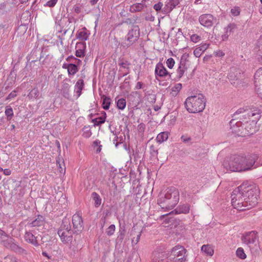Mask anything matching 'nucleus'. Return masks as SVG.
I'll return each instance as SVG.
<instances>
[{
  "label": "nucleus",
  "mask_w": 262,
  "mask_h": 262,
  "mask_svg": "<svg viewBox=\"0 0 262 262\" xmlns=\"http://www.w3.org/2000/svg\"><path fill=\"white\" fill-rule=\"evenodd\" d=\"M179 192L174 187L168 188L164 196L158 199V204L162 209L170 210L173 208L179 202Z\"/></svg>",
  "instance_id": "f257e3e1"
},
{
  "label": "nucleus",
  "mask_w": 262,
  "mask_h": 262,
  "mask_svg": "<svg viewBox=\"0 0 262 262\" xmlns=\"http://www.w3.org/2000/svg\"><path fill=\"white\" fill-rule=\"evenodd\" d=\"M239 189L243 192L245 200L246 201L244 203L248 204L249 209L254 207L258 203L257 197L260 193L259 188L255 185L243 184L239 186Z\"/></svg>",
  "instance_id": "f03ea898"
},
{
  "label": "nucleus",
  "mask_w": 262,
  "mask_h": 262,
  "mask_svg": "<svg viewBox=\"0 0 262 262\" xmlns=\"http://www.w3.org/2000/svg\"><path fill=\"white\" fill-rule=\"evenodd\" d=\"M187 110L191 113L202 112L205 107V101L202 94L188 97L185 102Z\"/></svg>",
  "instance_id": "7ed1b4c3"
},
{
  "label": "nucleus",
  "mask_w": 262,
  "mask_h": 262,
  "mask_svg": "<svg viewBox=\"0 0 262 262\" xmlns=\"http://www.w3.org/2000/svg\"><path fill=\"white\" fill-rule=\"evenodd\" d=\"M231 198L232 205L237 210L243 211L249 209L248 204L244 203L246 201L245 200V197L239 189V186L233 191Z\"/></svg>",
  "instance_id": "20e7f679"
},
{
  "label": "nucleus",
  "mask_w": 262,
  "mask_h": 262,
  "mask_svg": "<svg viewBox=\"0 0 262 262\" xmlns=\"http://www.w3.org/2000/svg\"><path fill=\"white\" fill-rule=\"evenodd\" d=\"M242 159L241 155H232L224 161L223 165L227 170L233 172H242L241 162L243 161Z\"/></svg>",
  "instance_id": "39448f33"
},
{
  "label": "nucleus",
  "mask_w": 262,
  "mask_h": 262,
  "mask_svg": "<svg viewBox=\"0 0 262 262\" xmlns=\"http://www.w3.org/2000/svg\"><path fill=\"white\" fill-rule=\"evenodd\" d=\"M258 156L256 154H251L247 156L241 155L242 171H245L256 168L259 166L256 162L258 159Z\"/></svg>",
  "instance_id": "423d86ee"
},
{
  "label": "nucleus",
  "mask_w": 262,
  "mask_h": 262,
  "mask_svg": "<svg viewBox=\"0 0 262 262\" xmlns=\"http://www.w3.org/2000/svg\"><path fill=\"white\" fill-rule=\"evenodd\" d=\"M139 36L140 29L138 26H134L128 32L125 37L126 40L122 42V46L125 48L129 47L138 40Z\"/></svg>",
  "instance_id": "0eeeda50"
},
{
  "label": "nucleus",
  "mask_w": 262,
  "mask_h": 262,
  "mask_svg": "<svg viewBox=\"0 0 262 262\" xmlns=\"http://www.w3.org/2000/svg\"><path fill=\"white\" fill-rule=\"evenodd\" d=\"M186 250L183 247L177 246L172 248L169 259L172 262H185L186 260Z\"/></svg>",
  "instance_id": "6e6552de"
},
{
  "label": "nucleus",
  "mask_w": 262,
  "mask_h": 262,
  "mask_svg": "<svg viewBox=\"0 0 262 262\" xmlns=\"http://www.w3.org/2000/svg\"><path fill=\"white\" fill-rule=\"evenodd\" d=\"M260 118V110L253 107L249 109H246L244 112V114L242 116L240 119L243 122L246 120H255L257 121Z\"/></svg>",
  "instance_id": "1a4fd4ad"
},
{
  "label": "nucleus",
  "mask_w": 262,
  "mask_h": 262,
  "mask_svg": "<svg viewBox=\"0 0 262 262\" xmlns=\"http://www.w3.org/2000/svg\"><path fill=\"white\" fill-rule=\"evenodd\" d=\"M243 123L244 122L240 119L238 121H236L234 119H232L229 122L231 132L238 136H244Z\"/></svg>",
  "instance_id": "9d476101"
},
{
  "label": "nucleus",
  "mask_w": 262,
  "mask_h": 262,
  "mask_svg": "<svg viewBox=\"0 0 262 262\" xmlns=\"http://www.w3.org/2000/svg\"><path fill=\"white\" fill-rule=\"evenodd\" d=\"M257 237V232L252 231L243 235L242 240L244 244L251 247L253 245H256V243L258 241Z\"/></svg>",
  "instance_id": "9b49d317"
},
{
  "label": "nucleus",
  "mask_w": 262,
  "mask_h": 262,
  "mask_svg": "<svg viewBox=\"0 0 262 262\" xmlns=\"http://www.w3.org/2000/svg\"><path fill=\"white\" fill-rule=\"evenodd\" d=\"M257 121L255 120L245 121L243 123L244 135H250L253 134L256 130Z\"/></svg>",
  "instance_id": "f8f14e48"
},
{
  "label": "nucleus",
  "mask_w": 262,
  "mask_h": 262,
  "mask_svg": "<svg viewBox=\"0 0 262 262\" xmlns=\"http://www.w3.org/2000/svg\"><path fill=\"white\" fill-rule=\"evenodd\" d=\"M72 223L74 233L78 234L83 229V220L78 214H75L72 217Z\"/></svg>",
  "instance_id": "ddd939ff"
},
{
  "label": "nucleus",
  "mask_w": 262,
  "mask_h": 262,
  "mask_svg": "<svg viewBox=\"0 0 262 262\" xmlns=\"http://www.w3.org/2000/svg\"><path fill=\"white\" fill-rule=\"evenodd\" d=\"M58 235L60 237L61 242L63 244H68L69 242H71L73 239L72 234L74 233V230H65L61 231L58 230L57 232Z\"/></svg>",
  "instance_id": "4468645a"
},
{
  "label": "nucleus",
  "mask_w": 262,
  "mask_h": 262,
  "mask_svg": "<svg viewBox=\"0 0 262 262\" xmlns=\"http://www.w3.org/2000/svg\"><path fill=\"white\" fill-rule=\"evenodd\" d=\"M254 84L257 92L262 94V68L259 69L255 73Z\"/></svg>",
  "instance_id": "2eb2a0df"
},
{
  "label": "nucleus",
  "mask_w": 262,
  "mask_h": 262,
  "mask_svg": "<svg viewBox=\"0 0 262 262\" xmlns=\"http://www.w3.org/2000/svg\"><path fill=\"white\" fill-rule=\"evenodd\" d=\"M214 17L209 14H204L200 16L199 21L205 27H211L213 24Z\"/></svg>",
  "instance_id": "dca6fc26"
},
{
  "label": "nucleus",
  "mask_w": 262,
  "mask_h": 262,
  "mask_svg": "<svg viewBox=\"0 0 262 262\" xmlns=\"http://www.w3.org/2000/svg\"><path fill=\"white\" fill-rule=\"evenodd\" d=\"M155 73L156 76H158L160 77H164L168 75L170 78L171 75V74L168 73L166 69L163 66V63L160 62L157 64Z\"/></svg>",
  "instance_id": "f3484780"
},
{
  "label": "nucleus",
  "mask_w": 262,
  "mask_h": 262,
  "mask_svg": "<svg viewBox=\"0 0 262 262\" xmlns=\"http://www.w3.org/2000/svg\"><path fill=\"white\" fill-rule=\"evenodd\" d=\"M242 71L239 69L233 67L230 69L228 78L231 81L237 80L241 77Z\"/></svg>",
  "instance_id": "a211bd4d"
},
{
  "label": "nucleus",
  "mask_w": 262,
  "mask_h": 262,
  "mask_svg": "<svg viewBox=\"0 0 262 262\" xmlns=\"http://www.w3.org/2000/svg\"><path fill=\"white\" fill-rule=\"evenodd\" d=\"M180 3L179 0H169L165 5L162 12L164 14L170 13Z\"/></svg>",
  "instance_id": "6ab92c4d"
},
{
  "label": "nucleus",
  "mask_w": 262,
  "mask_h": 262,
  "mask_svg": "<svg viewBox=\"0 0 262 262\" xmlns=\"http://www.w3.org/2000/svg\"><path fill=\"white\" fill-rule=\"evenodd\" d=\"M236 29V26L234 24H229L226 28H224V33L222 35L223 41L227 40L229 36Z\"/></svg>",
  "instance_id": "aec40b11"
},
{
  "label": "nucleus",
  "mask_w": 262,
  "mask_h": 262,
  "mask_svg": "<svg viewBox=\"0 0 262 262\" xmlns=\"http://www.w3.org/2000/svg\"><path fill=\"white\" fill-rule=\"evenodd\" d=\"M1 241L3 245L7 248L14 249L16 247V245L14 243V239L9 237L8 236L2 237Z\"/></svg>",
  "instance_id": "412c9836"
},
{
  "label": "nucleus",
  "mask_w": 262,
  "mask_h": 262,
  "mask_svg": "<svg viewBox=\"0 0 262 262\" xmlns=\"http://www.w3.org/2000/svg\"><path fill=\"white\" fill-rule=\"evenodd\" d=\"M190 205L188 204L179 205L173 212L176 214L184 213L187 214L189 212Z\"/></svg>",
  "instance_id": "4be33fe9"
},
{
  "label": "nucleus",
  "mask_w": 262,
  "mask_h": 262,
  "mask_svg": "<svg viewBox=\"0 0 262 262\" xmlns=\"http://www.w3.org/2000/svg\"><path fill=\"white\" fill-rule=\"evenodd\" d=\"M106 118V113L105 112H103L101 116L92 119V122L94 123V126H99L104 123L105 121Z\"/></svg>",
  "instance_id": "5701e85b"
},
{
  "label": "nucleus",
  "mask_w": 262,
  "mask_h": 262,
  "mask_svg": "<svg viewBox=\"0 0 262 262\" xmlns=\"http://www.w3.org/2000/svg\"><path fill=\"white\" fill-rule=\"evenodd\" d=\"M25 238L27 242H29L34 246H38L36 237L31 232H27L25 235Z\"/></svg>",
  "instance_id": "b1692460"
},
{
  "label": "nucleus",
  "mask_w": 262,
  "mask_h": 262,
  "mask_svg": "<svg viewBox=\"0 0 262 262\" xmlns=\"http://www.w3.org/2000/svg\"><path fill=\"white\" fill-rule=\"evenodd\" d=\"M146 7V6L145 4L142 3H136L130 7L129 10L132 13H136L137 12H141Z\"/></svg>",
  "instance_id": "393cba45"
},
{
  "label": "nucleus",
  "mask_w": 262,
  "mask_h": 262,
  "mask_svg": "<svg viewBox=\"0 0 262 262\" xmlns=\"http://www.w3.org/2000/svg\"><path fill=\"white\" fill-rule=\"evenodd\" d=\"M83 80L82 79L78 80L75 85V92L77 95V98H78L81 95V91L83 89Z\"/></svg>",
  "instance_id": "a878e982"
},
{
  "label": "nucleus",
  "mask_w": 262,
  "mask_h": 262,
  "mask_svg": "<svg viewBox=\"0 0 262 262\" xmlns=\"http://www.w3.org/2000/svg\"><path fill=\"white\" fill-rule=\"evenodd\" d=\"M209 45L204 43L198 48H196L193 51V54L196 57H199L201 54L208 48Z\"/></svg>",
  "instance_id": "bb28decb"
},
{
  "label": "nucleus",
  "mask_w": 262,
  "mask_h": 262,
  "mask_svg": "<svg viewBox=\"0 0 262 262\" xmlns=\"http://www.w3.org/2000/svg\"><path fill=\"white\" fill-rule=\"evenodd\" d=\"M71 229V227L69 220L67 218H64L62 220V223L58 230H61V231H65L67 230H70Z\"/></svg>",
  "instance_id": "cd10ccee"
},
{
  "label": "nucleus",
  "mask_w": 262,
  "mask_h": 262,
  "mask_svg": "<svg viewBox=\"0 0 262 262\" xmlns=\"http://www.w3.org/2000/svg\"><path fill=\"white\" fill-rule=\"evenodd\" d=\"M70 85L68 83H63L62 85V92L63 96L66 98H69L70 97L69 89Z\"/></svg>",
  "instance_id": "c85d7f7f"
},
{
  "label": "nucleus",
  "mask_w": 262,
  "mask_h": 262,
  "mask_svg": "<svg viewBox=\"0 0 262 262\" xmlns=\"http://www.w3.org/2000/svg\"><path fill=\"white\" fill-rule=\"evenodd\" d=\"M201 250L209 256H212L214 253L212 248L208 245H203L201 248Z\"/></svg>",
  "instance_id": "c756f323"
},
{
  "label": "nucleus",
  "mask_w": 262,
  "mask_h": 262,
  "mask_svg": "<svg viewBox=\"0 0 262 262\" xmlns=\"http://www.w3.org/2000/svg\"><path fill=\"white\" fill-rule=\"evenodd\" d=\"M92 197L95 202V206L98 207L101 204V199L100 195L97 193L94 192L92 193Z\"/></svg>",
  "instance_id": "7c9ffc66"
},
{
  "label": "nucleus",
  "mask_w": 262,
  "mask_h": 262,
  "mask_svg": "<svg viewBox=\"0 0 262 262\" xmlns=\"http://www.w3.org/2000/svg\"><path fill=\"white\" fill-rule=\"evenodd\" d=\"M168 139V133L167 132H162L159 134L156 138L157 141L161 143Z\"/></svg>",
  "instance_id": "2f4dec72"
},
{
  "label": "nucleus",
  "mask_w": 262,
  "mask_h": 262,
  "mask_svg": "<svg viewBox=\"0 0 262 262\" xmlns=\"http://www.w3.org/2000/svg\"><path fill=\"white\" fill-rule=\"evenodd\" d=\"M78 71V69L76 64L73 63H70V67L68 68V72L69 75H74Z\"/></svg>",
  "instance_id": "473e14b6"
},
{
  "label": "nucleus",
  "mask_w": 262,
  "mask_h": 262,
  "mask_svg": "<svg viewBox=\"0 0 262 262\" xmlns=\"http://www.w3.org/2000/svg\"><path fill=\"white\" fill-rule=\"evenodd\" d=\"M82 136L85 138H90L92 134L91 130V127L89 125L84 126L82 128Z\"/></svg>",
  "instance_id": "72a5a7b5"
},
{
  "label": "nucleus",
  "mask_w": 262,
  "mask_h": 262,
  "mask_svg": "<svg viewBox=\"0 0 262 262\" xmlns=\"http://www.w3.org/2000/svg\"><path fill=\"white\" fill-rule=\"evenodd\" d=\"M188 62V61L183 56L180 60V64L178 69H181L186 71L188 69L187 66V62Z\"/></svg>",
  "instance_id": "f704fd0d"
},
{
  "label": "nucleus",
  "mask_w": 262,
  "mask_h": 262,
  "mask_svg": "<svg viewBox=\"0 0 262 262\" xmlns=\"http://www.w3.org/2000/svg\"><path fill=\"white\" fill-rule=\"evenodd\" d=\"M44 218L41 215H38L37 219L31 223L32 226H40L42 225Z\"/></svg>",
  "instance_id": "c9c22d12"
},
{
  "label": "nucleus",
  "mask_w": 262,
  "mask_h": 262,
  "mask_svg": "<svg viewBox=\"0 0 262 262\" xmlns=\"http://www.w3.org/2000/svg\"><path fill=\"white\" fill-rule=\"evenodd\" d=\"M111 104V99L109 97L104 96L102 98L103 108L107 110L109 108Z\"/></svg>",
  "instance_id": "e433bc0d"
},
{
  "label": "nucleus",
  "mask_w": 262,
  "mask_h": 262,
  "mask_svg": "<svg viewBox=\"0 0 262 262\" xmlns=\"http://www.w3.org/2000/svg\"><path fill=\"white\" fill-rule=\"evenodd\" d=\"M76 37L81 41H84L88 39V36L86 32L80 31L76 34Z\"/></svg>",
  "instance_id": "4c0bfd02"
},
{
  "label": "nucleus",
  "mask_w": 262,
  "mask_h": 262,
  "mask_svg": "<svg viewBox=\"0 0 262 262\" xmlns=\"http://www.w3.org/2000/svg\"><path fill=\"white\" fill-rule=\"evenodd\" d=\"M39 95L38 90L37 88H34L30 91L28 96L30 99L37 98L38 97Z\"/></svg>",
  "instance_id": "58836bf2"
},
{
  "label": "nucleus",
  "mask_w": 262,
  "mask_h": 262,
  "mask_svg": "<svg viewBox=\"0 0 262 262\" xmlns=\"http://www.w3.org/2000/svg\"><path fill=\"white\" fill-rule=\"evenodd\" d=\"M126 102L125 99L121 98L119 99L117 102V107L121 110L124 109L126 106Z\"/></svg>",
  "instance_id": "ea45409f"
},
{
  "label": "nucleus",
  "mask_w": 262,
  "mask_h": 262,
  "mask_svg": "<svg viewBox=\"0 0 262 262\" xmlns=\"http://www.w3.org/2000/svg\"><path fill=\"white\" fill-rule=\"evenodd\" d=\"M236 254L237 256L242 259H244L246 258V255L242 248H238L236 250Z\"/></svg>",
  "instance_id": "a19ab883"
},
{
  "label": "nucleus",
  "mask_w": 262,
  "mask_h": 262,
  "mask_svg": "<svg viewBox=\"0 0 262 262\" xmlns=\"http://www.w3.org/2000/svg\"><path fill=\"white\" fill-rule=\"evenodd\" d=\"M5 114L7 116V119L10 120L13 116V110L10 106H7L5 110Z\"/></svg>",
  "instance_id": "79ce46f5"
},
{
  "label": "nucleus",
  "mask_w": 262,
  "mask_h": 262,
  "mask_svg": "<svg viewBox=\"0 0 262 262\" xmlns=\"http://www.w3.org/2000/svg\"><path fill=\"white\" fill-rule=\"evenodd\" d=\"M115 225H110L106 229V233L107 235L111 236L114 234L115 231Z\"/></svg>",
  "instance_id": "37998d69"
},
{
  "label": "nucleus",
  "mask_w": 262,
  "mask_h": 262,
  "mask_svg": "<svg viewBox=\"0 0 262 262\" xmlns=\"http://www.w3.org/2000/svg\"><path fill=\"white\" fill-rule=\"evenodd\" d=\"M149 152H150V155L152 157H156L158 153V149L154 145H151L150 146Z\"/></svg>",
  "instance_id": "c03bdc74"
},
{
  "label": "nucleus",
  "mask_w": 262,
  "mask_h": 262,
  "mask_svg": "<svg viewBox=\"0 0 262 262\" xmlns=\"http://www.w3.org/2000/svg\"><path fill=\"white\" fill-rule=\"evenodd\" d=\"M119 233V234L118 235L117 240L119 242H122L124 237L125 230L124 229H120Z\"/></svg>",
  "instance_id": "a18cd8bd"
},
{
  "label": "nucleus",
  "mask_w": 262,
  "mask_h": 262,
  "mask_svg": "<svg viewBox=\"0 0 262 262\" xmlns=\"http://www.w3.org/2000/svg\"><path fill=\"white\" fill-rule=\"evenodd\" d=\"M174 63L175 61L172 58H169L166 61L167 66L169 69H172L173 67Z\"/></svg>",
  "instance_id": "49530a36"
},
{
  "label": "nucleus",
  "mask_w": 262,
  "mask_h": 262,
  "mask_svg": "<svg viewBox=\"0 0 262 262\" xmlns=\"http://www.w3.org/2000/svg\"><path fill=\"white\" fill-rule=\"evenodd\" d=\"M201 36L196 34H192L190 36V40L192 42H195V43L201 40Z\"/></svg>",
  "instance_id": "de8ad7c7"
},
{
  "label": "nucleus",
  "mask_w": 262,
  "mask_h": 262,
  "mask_svg": "<svg viewBox=\"0 0 262 262\" xmlns=\"http://www.w3.org/2000/svg\"><path fill=\"white\" fill-rule=\"evenodd\" d=\"M58 0H50L44 6L49 7H53L57 3Z\"/></svg>",
  "instance_id": "09e8293b"
},
{
  "label": "nucleus",
  "mask_w": 262,
  "mask_h": 262,
  "mask_svg": "<svg viewBox=\"0 0 262 262\" xmlns=\"http://www.w3.org/2000/svg\"><path fill=\"white\" fill-rule=\"evenodd\" d=\"M163 3L161 2H159L154 6V9L157 12L160 11L161 10H162V7H163Z\"/></svg>",
  "instance_id": "8fccbe9b"
},
{
  "label": "nucleus",
  "mask_w": 262,
  "mask_h": 262,
  "mask_svg": "<svg viewBox=\"0 0 262 262\" xmlns=\"http://www.w3.org/2000/svg\"><path fill=\"white\" fill-rule=\"evenodd\" d=\"M106 216L107 214H106L105 215L103 216L100 220V225L101 229H103L105 225V224L106 223Z\"/></svg>",
  "instance_id": "3c124183"
},
{
  "label": "nucleus",
  "mask_w": 262,
  "mask_h": 262,
  "mask_svg": "<svg viewBox=\"0 0 262 262\" xmlns=\"http://www.w3.org/2000/svg\"><path fill=\"white\" fill-rule=\"evenodd\" d=\"M75 55L78 57H82L84 56V52L82 50L79 49L76 51Z\"/></svg>",
  "instance_id": "603ef678"
},
{
  "label": "nucleus",
  "mask_w": 262,
  "mask_h": 262,
  "mask_svg": "<svg viewBox=\"0 0 262 262\" xmlns=\"http://www.w3.org/2000/svg\"><path fill=\"white\" fill-rule=\"evenodd\" d=\"M185 72V71L181 69H177V73H178L177 78H178V79H180L181 78H182V76L184 75Z\"/></svg>",
  "instance_id": "864d4df0"
},
{
  "label": "nucleus",
  "mask_w": 262,
  "mask_h": 262,
  "mask_svg": "<svg viewBox=\"0 0 262 262\" xmlns=\"http://www.w3.org/2000/svg\"><path fill=\"white\" fill-rule=\"evenodd\" d=\"M181 139H182V141H183L184 143H188V142H189L191 141V138H190V137H188V136H184V135H183V136H182L181 137Z\"/></svg>",
  "instance_id": "5fc2aeb1"
},
{
  "label": "nucleus",
  "mask_w": 262,
  "mask_h": 262,
  "mask_svg": "<svg viewBox=\"0 0 262 262\" xmlns=\"http://www.w3.org/2000/svg\"><path fill=\"white\" fill-rule=\"evenodd\" d=\"M231 13L234 16H237L239 14V11L238 9L234 8L231 10Z\"/></svg>",
  "instance_id": "6e6d98bb"
},
{
  "label": "nucleus",
  "mask_w": 262,
  "mask_h": 262,
  "mask_svg": "<svg viewBox=\"0 0 262 262\" xmlns=\"http://www.w3.org/2000/svg\"><path fill=\"white\" fill-rule=\"evenodd\" d=\"M246 110V109L245 110L244 108H241L238 109L235 112V113L234 114V116H235L236 115L240 114H243V115H244V112H245Z\"/></svg>",
  "instance_id": "4d7b16f0"
},
{
  "label": "nucleus",
  "mask_w": 262,
  "mask_h": 262,
  "mask_svg": "<svg viewBox=\"0 0 262 262\" xmlns=\"http://www.w3.org/2000/svg\"><path fill=\"white\" fill-rule=\"evenodd\" d=\"M140 236H141V232L139 234L137 235V237L136 238L135 240L134 239L135 238L132 239V243H134L135 244H137L140 239Z\"/></svg>",
  "instance_id": "13d9d810"
},
{
  "label": "nucleus",
  "mask_w": 262,
  "mask_h": 262,
  "mask_svg": "<svg viewBox=\"0 0 262 262\" xmlns=\"http://www.w3.org/2000/svg\"><path fill=\"white\" fill-rule=\"evenodd\" d=\"M76 58H75V57H74L73 56H69V57H68L67 58H66V60L68 62H73L75 60V59Z\"/></svg>",
  "instance_id": "bf43d9fd"
},
{
  "label": "nucleus",
  "mask_w": 262,
  "mask_h": 262,
  "mask_svg": "<svg viewBox=\"0 0 262 262\" xmlns=\"http://www.w3.org/2000/svg\"><path fill=\"white\" fill-rule=\"evenodd\" d=\"M225 55L224 53L222 51H217L215 52V56L217 57H222Z\"/></svg>",
  "instance_id": "052dcab7"
},
{
  "label": "nucleus",
  "mask_w": 262,
  "mask_h": 262,
  "mask_svg": "<svg viewBox=\"0 0 262 262\" xmlns=\"http://www.w3.org/2000/svg\"><path fill=\"white\" fill-rule=\"evenodd\" d=\"M81 9V7H80V6H75V7H74V11L77 14H79V13H80Z\"/></svg>",
  "instance_id": "680f3d73"
},
{
  "label": "nucleus",
  "mask_w": 262,
  "mask_h": 262,
  "mask_svg": "<svg viewBox=\"0 0 262 262\" xmlns=\"http://www.w3.org/2000/svg\"><path fill=\"white\" fill-rule=\"evenodd\" d=\"M118 139V137L117 136H115L114 139L113 140L114 144H115L116 147H118V145L121 143V142L119 143L117 141Z\"/></svg>",
  "instance_id": "e2e57ef3"
},
{
  "label": "nucleus",
  "mask_w": 262,
  "mask_h": 262,
  "mask_svg": "<svg viewBox=\"0 0 262 262\" xmlns=\"http://www.w3.org/2000/svg\"><path fill=\"white\" fill-rule=\"evenodd\" d=\"M143 83L141 82H138L137 83L136 89H141L142 88Z\"/></svg>",
  "instance_id": "0e129e2a"
},
{
  "label": "nucleus",
  "mask_w": 262,
  "mask_h": 262,
  "mask_svg": "<svg viewBox=\"0 0 262 262\" xmlns=\"http://www.w3.org/2000/svg\"><path fill=\"white\" fill-rule=\"evenodd\" d=\"M5 236H8V235L4 231L0 230V240L2 239V237H5Z\"/></svg>",
  "instance_id": "69168bd1"
},
{
  "label": "nucleus",
  "mask_w": 262,
  "mask_h": 262,
  "mask_svg": "<svg viewBox=\"0 0 262 262\" xmlns=\"http://www.w3.org/2000/svg\"><path fill=\"white\" fill-rule=\"evenodd\" d=\"M81 63L82 61L80 59L76 58L73 64H76L78 67V66H80L81 64Z\"/></svg>",
  "instance_id": "338daca9"
},
{
  "label": "nucleus",
  "mask_w": 262,
  "mask_h": 262,
  "mask_svg": "<svg viewBox=\"0 0 262 262\" xmlns=\"http://www.w3.org/2000/svg\"><path fill=\"white\" fill-rule=\"evenodd\" d=\"M175 89L178 91H179L182 89V84L181 83H177L175 85Z\"/></svg>",
  "instance_id": "774afa93"
}]
</instances>
